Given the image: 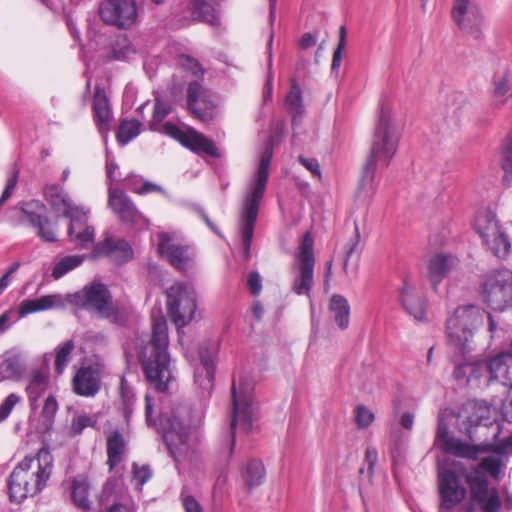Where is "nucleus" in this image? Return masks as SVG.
<instances>
[{"label": "nucleus", "mask_w": 512, "mask_h": 512, "mask_svg": "<svg viewBox=\"0 0 512 512\" xmlns=\"http://www.w3.org/2000/svg\"><path fill=\"white\" fill-rule=\"evenodd\" d=\"M92 109L94 114V121L99 132L107 136L110 129V122L112 119V110L104 88L96 86Z\"/></svg>", "instance_id": "b1692460"}, {"label": "nucleus", "mask_w": 512, "mask_h": 512, "mask_svg": "<svg viewBox=\"0 0 512 512\" xmlns=\"http://www.w3.org/2000/svg\"><path fill=\"white\" fill-rule=\"evenodd\" d=\"M183 146L197 155H208L213 158L221 156L215 142L194 128H189V134Z\"/></svg>", "instance_id": "c756f323"}, {"label": "nucleus", "mask_w": 512, "mask_h": 512, "mask_svg": "<svg viewBox=\"0 0 512 512\" xmlns=\"http://www.w3.org/2000/svg\"><path fill=\"white\" fill-rule=\"evenodd\" d=\"M466 411L469 412V415L465 416V420H463V429L471 441L475 440L473 429L477 427L485 429L492 427L495 430L493 437L498 436L499 425H493L490 407L486 403L470 402L466 407Z\"/></svg>", "instance_id": "6ab92c4d"}, {"label": "nucleus", "mask_w": 512, "mask_h": 512, "mask_svg": "<svg viewBox=\"0 0 512 512\" xmlns=\"http://www.w3.org/2000/svg\"><path fill=\"white\" fill-rule=\"evenodd\" d=\"M458 265L459 259L450 253H437L430 258L428 263V279L435 291L444 278L456 269Z\"/></svg>", "instance_id": "412c9836"}, {"label": "nucleus", "mask_w": 512, "mask_h": 512, "mask_svg": "<svg viewBox=\"0 0 512 512\" xmlns=\"http://www.w3.org/2000/svg\"><path fill=\"white\" fill-rule=\"evenodd\" d=\"M62 215L70 219L72 232L75 231L80 222H88V211L82 206L75 205L73 202L65 209Z\"/></svg>", "instance_id": "603ef678"}, {"label": "nucleus", "mask_w": 512, "mask_h": 512, "mask_svg": "<svg viewBox=\"0 0 512 512\" xmlns=\"http://www.w3.org/2000/svg\"><path fill=\"white\" fill-rule=\"evenodd\" d=\"M489 374V380L499 381L504 386L512 384V356L509 354H499L488 360L487 364H482Z\"/></svg>", "instance_id": "a878e982"}, {"label": "nucleus", "mask_w": 512, "mask_h": 512, "mask_svg": "<svg viewBox=\"0 0 512 512\" xmlns=\"http://www.w3.org/2000/svg\"><path fill=\"white\" fill-rule=\"evenodd\" d=\"M484 451L493 452L500 455L512 453V435L504 438L498 444L490 442L484 444Z\"/></svg>", "instance_id": "680f3d73"}, {"label": "nucleus", "mask_w": 512, "mask_h": 512, "mask_svg": "<svg viewBox=\"0 0 512 512\" xmlns=\"http://www.w3.org/2000/svg\"><path fill=\"white\" fill-rule=\"evenodd\" d=\"M49 384V376L41 371H34L29 377L26 386V392L30 401L31 408L37 407L40 397L46 392Z\"/></svg>", "instance_id": "c9c22d12"}, {"label": "nucleus", "mask_w": 512, "mask_h": 512, "mask_svg": "<svg viewBox=\"0 0 512 512\" xmlns=\"http://www.w3.org/2000/svg\"><path fill=\"white\" fill-rule=\"evenodd\" d=\"M481 297L494 311L512 308V271L500 269L486 275L481 284Z\"/></svg>", "instance_id": "6e6552de"}, {"label": "nucleus", "mask_w": 512, "mask_h": 512, "mask_svg": "<svg viewBox=\"0 0 512 512\" xmlns=\"http://www.w3.org/2000/svg\"><path fill=\"white\" fill-rule=\"evenodd\" d=\"M126 450V441L118 430L112 431L107 436L106 453L107 465L109 470L112 471L121 461Z\"/></svg>", "instance_id": "2f4dec72"}, {"label": "nucleus", "mask_w": 512, "mask_h": 512, "mask_svg": "<svg viewBox=\"0 0 512 512\" xmlns=\"http://www.w3.org/2000/svg\"><path fill=\"white\" fill-rule=\"evenodd\" d=\"M131 191L139 195H145L148 193H161L166 195V191L162 186L148 180L143 181L142 185L140 186L132 187Z\"/></svg>", "instance_id": "0e129e2a"}, {"label": "nucleus", "mask_w": 512, "mask_h": 512, "mask_svg": "<svg viewBox=\"0 0 512 512\" xmlns=\"http://www.w3.org/2000/svg\"><path fill=\"white\" fill-rule=\"evenodd\" d=\"M400 302L405 311L417 321H423L426 317V308L423 296L415 285L404 280L400 290Z\"/></svg>", "instance_id": "5701e85b"}, {"label": "nucleus", "mask_w": 512, "mask_h": 512, "mask_svg": "<svg viewBox=\"0 0 512 512\" xmlns=\"http://www.w3.org/2000/svg\"><path fill=\"white\" fill-rule=\"evenodd\" d=\"M141 126L142 123L137 119L121 120L116 134L118 143L122 146L127 145L140 134Z\"/></svg>", "instance_id": "79ce46f5"}, {"label": "nucleus", "mask_w": 512, "mask_h": 512, "mask_svg": "<svg viewBox=\"0 0 512 512\" xmlns=\"http://www.w3.org/2000/svg\"><path fill=\"white\" fill-rule=\"evenodd\" d=\"M67 302L104 319L110 318L115 313L112 295L106 285L102 283L85 285L80 291L68 294Z\"/></svg>", "instance_id": "1a4fd4ad"}, {"label": "nucleus", "mask_w": 512, "mask_h": 512, "mask_svg": "<svg viewBox=\"0 0 512 512\" xmlns=\"http://www.w3.org/2000/svg\"><path fill=\"white\" fill-rule=\"evenodd\" d=\"M89 483L84 477H76L72 483V500L74 504L83 511L91 509V501L89 499Z\"/></svg>", "instance_id": "a19ab883"}, {"label": "nucleus", "mask_w": 512, "mask_h": 512, "mask_svg": "<svg viewBox=\"0 0 512 512\" xmlns=\"http://www.w3.org/2000/svg\"><path fill=\"white\" fill-rule=\"evenodd\" d=\"M22 220L36 230V234L44 242H56V224H53L47 216V207L40 200H30L21 204Z\"/></svg>", "instance_id": "2eb2a0df"}, {"label": "nucleus", "mask_w": 512, "mask_h": 512, "mask_svg": "<svg viewBox=\"0 0 512 512\" xmlns=\"http://www.w3.org/2000/svg\"><path fill=\"white\" fill-rule=\"evenodd\" d=\"M485 323V310L468 304L457 307L447 318L445 334L448 347L460 356L473 350L475 330Z\"/></svg>", "instance_id": "423d86ee"}, {"label": "nucleus", "mask_w": 512, "mask_h": 512, "mask_svg": "<svg viewBox=\"0 0 512 512\" xmlns=\"http://www.w3.org/2000/svg\"><path fill=\"white\" fill-rule=\"evenodd\" d=\"M102 21L119 29L131 28L137 20L135 0H103L99 6Z\"/></svg>", "instance_id": "4468645a"}, {"label": "nucleus", "mask_w": 512, "mask_h": 512, "mask_svg": "<svg viewBox=\"0 0 512 512\" xmlns=\"http://www.w3.org/2000/svg\"><path fill=\"white\" fill-rule=\"evenodd\" d=\"M120 398L122 403L123 416L125 420L129 422L135 404V393L133 388L128 384L124 377L121 378L120 382Z\"/></svg>", "instance_id": "a18cd8bd"}, {"label": "nucleus", "mask_w": 512, "mask_h": 512, "mask_svg": "<svg viewBox=\"0 0 512 512\" xmlns=\"http://www.w3.org/2000/svg\"><path fill=\"white\" fill-rule=\"evenodd\" d=\"M474 229L494 256L505 259L509 255L510 239L502 230L494 211L489 208L480 209L475 216Z\"/></svg>", "instance_id": "0eeeda50"}, {"label": "nucleus", "mask_w": 512, "mask_h": 512, "mask_svg": "<svg viewBox=\"0 0 512 512\" xmlns=\"http://www.w3.org/2000/svg\"><path fill=\"white\" fill-rule=\"evenodd\" d=\"M313 245V238L309 233H306L296 254L298 274L293 281L292 291L297 295L309 296L314 283L315 256Z\"/></svg>", "instance_id": "f8f14e48"}, {"label": "nucleus", "mask_w": 512, "mask_h": 512, "mask_svg": "<svg viewBox=\"0 0 512 512\" xmlns=\"http://www.w3.org/2000/svg\"><path fill=\"white\" fill-rule=\"evenodd\" d=\"M92 255L94 257L109 255L120 262H127L132 258L133 251L130 244L124 239L115 241L112 237H106L94 246Z\"/></svg>", "instance_id": "393cba45"}, {"label": "nucleus", "mask_w": 512, "mask_h": 512, "mask_svg": "<svg viewBox=\"0 0 512 512\" xmlns=\"http://www.w3.org/2000/svg\"><path fill=\"white\" fill-rule=\"evenodd\" d=\"M265 475L264 464L257 459L249 461L241 471V479L249 490L262 485Z\"/></svg>", "instance_id": "f704fd0d"}, {"label": "nucleus", "mask_w": 512, "mask_h": 512, "mask_svg": "<svg viewBox=\"0 0 512 512\" xmlns=\"http://www.w3.org/2000/svg\"><path fill=\"white\" fill-rule=\"evenodd\" d=\"M465 480L470 488L471 500L476 503L484 502L490 494L485 473L480 471L479 468H473L470 473H466Z\"/></svg>", "instance_id": "7c9ffc66"}, {"label": "nucleus", "mask_w": 512, "mask_h": 512, "mask_svg": "<svg viewBox=\"0 0 512 512\" xmlns=\"http://www.w3.org/2000/svg\"><path fill=\"white\" fill-rule=\"evenodd\" d=\"M285 106L292 116L293 124L300 119L305 112L301 88L295 79L291 80L290 90L285 97Z\"/></svg>", "instance_id": "ea45409f"}, {"label": "nucleus", "mask_w": 512, "mask_h": 512, "mask_svg": "<svg viewBox=\"0 0 512 512\" xmlns=\"http://www.w3.org/2000/svg\"><path fill=\"white\" fill-rule=\"evenodd\" d=\"M188 10L193 20L212 25L218 22L215 7L206 0H189Z\"/></svg>", "instance_id": "4c0bfd02"}, {"label": "nucleus", "mask_w": 512, "mask_h": 512, "mask_svg": "<svg viewBox=\"0 0 512 512\" xmlns=\"http://www.w3.org/2000/svg\"><path fill=\"white\" fill-rule=\"evenodd\" d=\"M501 467L502 460L500 457L487 456L481 459L479 465L476 468H479V470L482 472L486 471L495 480H499Z\"/></svg>", "instance_id": "864d4df0"}, {"label": "nucleus", "mask_w": 512, "mask_h": 512, "mask_svg": "<svg viewBox=\"0 0 512 512\" xmlns=\"http://www.w3.org/2000/svg\"><path fill=\"white\" fill-rule=\"evenodd\" d=\"M455 438L449 435V426L443 418H438L435 443L443 450L448 446L449 441Z\"/></svg>", "instance_id": "bf43d9fd"}, {"label": "nucleus", "mask_w": 512, "mask_h": 512, "mask_svg": "<svg viewBox=\"0 0 512 512\" xmlns=\"http://www.w3.org/2000/svg\"><path fill=\"white\" fill-rule=\"evenodd\" d=\"M196 309V292L192 285L178 282L167 290V311L178 328L192 321Z\"/></svg>", "instance_id": "9b49d317"}, {"label": "nucleus", "mask_w": 512, "mask_h": 512, "mask_svg": "<svg viewBox=\"0 0 512 512\" xmlns=\"http://www.w3.org/2000/svg\"><path fill=\"white\" fill-rule=\"evenodd\" d=\"M273 156V139L269 138L264 144L259 157V163L253 179L249 182L244 194L239 219V236L242 245V257L245 261L250 258L251 244L254 236L260 202L264 196L270 163Z\"/></svg>", "instance_id": "20e7f679"}, {"label": "nucleus", "mask_w": 512, "mask_h": 512, "mask_svg": "<svg viewBox=\"0 0 512 512\" xmlns=\"http://www.w3.org/2000/svg\"><path fill=\"white\" fill-rule=\"evenodd\" d=\"M73 391L84 397L95 396L101 388L100 374L92 366L79 368L72 379Z\"/></svg>", "instance_id": "4be33fe9"}, {"label": "nucleus", "mask_w": 512, "mask_h": 512, "mask_svg": "<svg viewBox=\"0 0 512 512\" xmlns=\"http://www.w3.org/2000/svg\"><path fill=\"white\" fill-rule=\"evenodd\" d=\"M158 251L162 257L178 270H186L189 262L192 260L190 248L185 245L172 242L168 233L159 235Z\"/></svg>", "instance_id": "aec40b11"}, {"label": "nucleus", "mask_w": 512, "mask_h": 512, "mask_svg": "<svg viewBox=\"0 0 512 512\" xmlns=\"http://www.w3.org/2000/svg\"><path fill=\"white\" fill-rule=\"evenodd\" d=\"M136 53L135 48L127 38V36H119L112 44L108 58L110 60L126 61L133 57Z\"/></svg>", "instance_id": "37998d69"}, {"label": "nucleus", "mask_w": 512, "mask_h": 512, "mask_svg": "<svg viewBox=\"0 0 512 512\" xmlns=\"http://www.w3.org/2000/svg\"><path fill=\"white\" fill-rule=\"evenodd\" d=\"M329 309L333 313L337 326L342 330L348 328L350 323V305L347 299L340 294L332 295Z\"/></svg>", "instance_id": "58836bf2"}, {"label": "nucleus", "mask_w": 512, "mask_h": 512, "mask_svg": "<svg viewBox=\"0 0 512 512\" xmlns=\"http://www.w3.org/2000/svg\"><path fill=\"white\" fill-rule=\"evenodd\" d=\"M360 240H361V236H360L359 228H358V225L355 223L354 232L344 247L345 257H344V261H343V270L346 274L348 272L349 260L352 257V255L358 251Z\"/></svg>", "instance_id": "5fc2aeb1"}, {"label": "nucleus", "mask_w": 512, "mask_h": 512, "mask_svg": "<svg viewBox=\"0 0 512 512\" xmlns=\"http://www.w3.org/2000/svg\"><path fill=\"white\" fill-rule=\"evenodd\" d=\"M157 131L177 140L182 146L184 145L189 134V128L184 131L172 122H166L165 124L161 125Z\"/></svg>", "instance_id": "4d7b16f0"}, {"label": "nucleus", "mask_w": 512, "mask_h": 512, "mask_svg": "<svg viewBox=\"0 0 512 512\" xmlns=\"http://www.w3.org/2000/svg\"><path fill=\"white\" fill-rule=\"evenodd\" d=\"M215 355L216 350L207 344L199 347L200 366L195 369V381L201 386L212 384L215 376Z\"/></svg>", "instance_id": "cd10ccee"}, {"label": "nucleus", "mask_w": 512, "mask_h": 512, "mask_svg": "<svg viewBox=\"0 0 512 512\" xmlns=\"http://www.w3.org/2000/svg\"><path fill=\"white\" fill-rule=\"evenodd\" d=\"M481 504L483 512H500L502 502L498 491L495 488L492 489L486 500Z\"/></svg>", "instance_id": "e2e57ef3"}, {"label": "nucleus", "mask_w": 512, "mask_h": 512, "mask_svg": "<svg viewBox=\"0 0 512 512\" xmlns=\"http://www.w3.org/2000/svg\"><path fill=\"white\" fill-rule=\"evenodd\" d=\"M44 197L55 212L63 213L73 202L69 194L58 184H47L44 187Z\"/></svg>", "instance_id": "e433bc0d"}, {"label": "nucleus", "mask_w": 512, "mask_h": 512, "mask_svg": "<svg viewBox=\"0 0 512 512\" xmlns=\"http://www.w3.org/2000/svg\"><path fill=\"white\" fill-rule=\"evenodd\" d=\"M96 424V417L86 414H77L72 418L69 433L71 436H78L85 428L95 427Z\"/></svg>", "instance_id": "3c124183"}, {"label": "nucleus", "mask_w": 512, "mask_h": 512, "mask_svg": "<svg viewBox=\"0 0 512 512\" xmlns=\"http://www.w3.org/2000/svg\"><path fill=\"white\" fill-rule=\"evenodd\" d=\"M400 138L401 132L392 122L390 108L382 105L374 130L370 154L359 180L358 193L363 197L371 198L373 196L377 163L385 167L390 165L397 152Z\"/></svg>", "instance_id": "f03ea898"}, {"label": "nucleus", "mask_w": 512, "mask_h": 512, "mask_svg": "<svg viewBox=\"0 0 512 512\" xmlns=\"http://www.w3.org/2000/svg\"><path fill=\"white\" fill-rule=\"evenodd\" d=\"M133 477L139 486H143L152 477V471L148 465L138 467L133 464Z\"/></svg>", "instance_id": "774afa93"}, {"label": "nucleus", "mask_w": 512, "mask_h": 512, "mask_svg": "<svg viewBox=\"0 0 512 512\" xmlns=\"http://www.w3.org/2000/svg\"><path fill=\"white\" fill-rule=\"evenodd\" d=\"M25 371L21 357L12 352H6L0 362L1 380H19Z\"/></svg>", "instance_id": "72a5a7b5"}, {"label": "nucleus", "mask_w": 512, "mask_h": 512, "mask_svg": "<svg viewBox=\"0 0 512 512\" xmlns=\"http://www.w3.org/2000/svg\"><path fill=\"white\" fill-rule=\"evenodd\" d=\"M347 31L345 26H341L339 29V40L337 46L333 52L331 72L338 75L339 68L342 63L343 51L346 47Z\"/></svg>", "instance_id": "8fccbe9b"}, {"label": "nucleus", "mask_w": 512, "mask_h": 512, "mask_svg": "<svg viewBox=\"0 0 512 512\" xmlns=\"http://www.w3.org/2000/svg\"><path fill=\"white\" fill-rule=\"evenodd\" d=\"M21 402V397L16 393H10L0 404V423L5 421L14 407Z\"/></svg>", "instance_id": "052dcab7"}, {"label": "nucleus", "mask_w": 512, "mask_h": 512, "mask_svg": "<svg viewBox=\"0 0 512 512\" xmlns=\"http://www.w3.org/2000/svg\"><path fill=\"white\" fill-rule=\"evenodd\" d=\"M54 468L49 448L42 447L36 456H26L11 472L8 479L10 500L20 503L39 494L47 485Z\"/></svg>", "instance_id": "39448f33"}, {"label": "nucleus", "mask_w": 512, "mask_h": 512, "mask_svg": "<svg viewBox=\"0 0 512 512\" xmlns=\"http://www.w3.org/2000/svg\"><path fill=\"white\" fill-rule=\"evenodd\" d=\"M138 358L149 385L157 392H166L174 376L169 353L167 321L161 313H152L151 335L140 348Z\"/></svg>", "instance_id": "f257e3e1"}, {"label": "nucleus", "mask_w": 512, "mask_h": 512, "mask_svg": "<svg viewBox=\"0 0 512 512\" xmlns=\"http://www.w3.org/2000/svg\"><path fill=\"white\" fill-rule=\"evenodd\" d=\"M501 166L504 179H512V133L506 137L500 148Z\"/></svg>", "instance_id": "09e8293b"}, {"label": "nucleus", "mask_w": 512, "mask_h": 512, "mask_svg": "<svg viewBox=\"0 0 512 512\" xmlns=\"http://www.w3.org/2000/svg\"><path fill=\"white\" fill-rule=\"evenodd\" d=\"M452 17L463 32L475 40L482 38L483 15L479 6L471 0H455Z\"/></svg>", "instance_id": "a211bd4d"}, {"label": "nucleus", "mask_w": 512, "mask_h": 512, "mask_svg": "<svg viewBox=\"0 0 512 512\" xmlns=\"http://www.w3.org/2000/svg\"><path fill=\"white\" fill-rule=\"evenodd\" d=\"M155 402L145 395V421L162 435L170 456L177 462L188 451L189 432L194 426L193 411L189 405L178 404L170 411H161L159 423L153 417Z\"/></svg>", "instance_id": "7ed1b4c3"}, {"label": "nucleus", "mask_w": 512, "mask_h": 512, "mask_svg": "<svg viewBox=\"0 0 512 512\" xmlns=\"http://www.w3.org/2000/svg\"><path fill=\"white\" fill-rule=\"evenodd\" d=\"M492 104L502 107L512 99V75L508 69L498 70L492 77Z\"/></svg>", "instance_id": "bb28decb"}, {"label": "nucleus", "mask_w": 512, "mask_h": 512, "mask_svg": "<svg viewBox=\"0 0 512 512\" xmlns=\"http://www.w3.org/2000/svg\"><path fill=\"white\" fill-rule=\"evenodd\" d=\"M67 298L64 299L60 294L44 295L37 299L24 300L19 307L20 317L28 314L44 311L48 309L64 308Z\"/></svg>", "instance_id": "c85d7f7f"}, {"label": "nucleus", "mask_w": 512, "mask_h": 512, "mask_svg": "<svg viewBox=\"0 0 512 512\" xmlns=\"http://www.w3.org/2000/svg\"><path fill=\"white\" fill-rule=\"evenodd\" d=\"M232 409L230 412V434H229V456L231 457L235 449V434L239 428L245 433L253 431V395L249 388L242 389L236 387L235 381L232 383Z\"/></svg>", "instance_id": "9d476101"}, {"label": "nucleus", "mask_w": 512, "mask_h": 512, "mask_svg": "<svg viewBox=\"0 0 512 512\" xmlns=\"http://www.w3.org/2000/svg\"><path fill=\"white\" fill-rule=\"evenodd\" d=\"M247 286L252 296L257 297L262 291V278L257 271L249 272L247 276Z\"/></svg>", "instance_id": "69168bd1"}, {"label": "nucleus", "mask_w": 512, "mask_h": 512, "mask_svg": "<svg viewBox=\"0 0 512 512\" xmlns=\"http://www.w3.org/2000/svg\"><path fill=\"white\" fill-rule=\"evenodd\" d=\"M108 205L121 223L139 228H147L149 221L138 210L131 198L119 188H110Z\"/></svg>", "instance_id": "dca6fc26"}, {"label": "nucleus", "mask_w": 512, "mask_h": 512, "mask_svg": "<svg viewBox=\"0 0 512 512\" xmlns=\"http://www.w3.org/2000/svg\"><path fill=\"white\" fill-rule=\"evenodd\" d=\"M355 423L358 428L364 429L369 427L374 421V413L365 405H358L355 408Z\"/></svg>", "instance_id": "13d9d810"}, {"label": "nucleus", "mask_w": 512, "mask_h": 512, "mask_svg": "<svg viewBox=\"0 0 512 512\" xmlns=\"http://www.w3.org/2000/svg\"><path fill=\"white\" fill-rule=\"evenodd\" d=\"M484 444L486 443L483 442L478 445L469 444L460 439H454L449 441L448 446L444 447L443 451L458 458L475 461L481 453H487V451H484Z\"/></svg>", "instance_id": "473e14b6"}, {"label": "nucleus", "mask_w": 512, "mask_h": 512, "mask_svg": "<svg viewBox=\"0 0 512 512\" xmlns=\"http://www.w3.org/2000/svg\"><path fill=\"white\" fill-rule=\"evenodd\" d=\"M180 499L185 512H204L201 504L184 490L181 491Z\"/></svg>", "instance_id": "338daca9"}, {"label": "nucleus", "mask_w": 512, "mask_h": 512, "mask_svg": "<svg viewBox=\"0 0 512 512\" xmlns=\"http://www.w3.org/2000/svg\"><path fill=\"white\" fill-rule=\"evenodd\" d=\"M74 349L75 343L72 339L63 342L56 347L55 371L57 374L61 375L64 372L70 362V357Z\"/></svg>", "instance_id": "c03bdc74"}, {"label": "nucleus", "mask_w": 512, "mask_h": 512, "mask_svg": "<svg viewBox=\"0 0 512 512\" xmlns=\"http://www.w3.org/2000/svg\"><path fill=\"white\" fill-rule=\"evenodd\" d=\"M84 260L83 256L80 255H69L61 258L54 266L52 270V276L54 279H60L68 272L77 268L82 264Z\"/></svg>", "instance_id": "49530a36"}, {"label": "nucleus", "mask_w": 512, "mask_h": 512, "mask_svg": "<svg viewBox=\"0 0 512 512\" xmlns=\"http://www.w3.org/2000/svg\"><path fill=\"white\" fill-rule=\"evenodd\" d=\"M187 109L200 122L209 124L216 117V104L207 89L198 81H191L187 86Z\"/></svg>", "instance_id": "f3484780"}, {"label": "nucleus", "mask_w": 512, "mask_h": 512, "mask_svg": "<svg viewBox=\"0 0 512 512\" xmlns=\"http://www.w3.org/2000/svg\"><path fill=\"white\" fill-rule=\"evenodd\" d=\"M172 110L171 104L168 101L155 99L152 119L149 122V129L151 131L159 130L161 122L170 114Z\"/></svg>", "instance_id": "de8ad7c7"}, {"label": "nucleus", "mask_w": 512, "mask_h": 512, "mask_svg": "<svg viewBox=\"0 0 512 512\" xmlns=\"http://www.w3.org/2000/svg\"><path fill=\"white\" fill-rule=\"evenodd\" d=\"M95 229L93 226L84 227L82 232L75 233V235H68L69 240L81 248H87L94 243Z\"/></svg>", "instance_id": "6e6d98bb"}, {"label": "nucleus", "mask_w": 512, "mask_h": 512, "mask_svg": "<svg viewBox=\"0 0 512 512\" xmlns=\"http://www.w3.org/2000/svg\"><path fill=\"white\" fill-rule=\"evenodd\" d=\"M439 512H453L466 498L467 489L461 483L457 472L451 468L438 471Z\"/></svg>", "instance_id": "ddd939ff"}]
</instances>
